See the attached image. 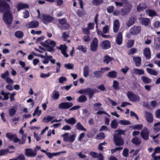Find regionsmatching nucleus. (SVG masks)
Returning a JSON list of instances; mask_svg holds the SVG:
<instances>
[{
  "label": "nucleus",
  "mask_w": 160,
  "mask_h": 160,
  "mask_svg": "<svg viewBox=\"0 0 160 160\" xmlns=\"http://www.w3.org/2000/svg\"><path fill=\"white\" fill-rule=\"evenodd\" d=\"M17 158L18 160H25L26 159L25 156L22 153L19 154Z\"/></svg>",
  "instance_id": "e2e57ef3"
},
{
  "label": "nucleus",
  "mask_w": 160,
  "mask_h": 160,
  "mask_svg": "<svg viewBox=\"0 0 160 160\" xmlns=\"http://www.w3.org/2000/svg\"><path fill=\"white\" fill-rule=\"evenodd\" d=\"M15 36L18 38H22L24 36L23 32L20 31H18L15 32Z\"/></svg>",
  "instance_id": "8fccbe9b"
},
{
  "label": "nucleus",
  "mask_w": 160,
  "mask_h": 160,
  "mask_svg": "<svg viewBox=\"0 0 160 160\" xmlns=\"http://www.w3.org/2000/svg\"><path fill=\"white\" fill-rule=\"evenodd\" d=\"M119 122L120 124L122 125H128L131 124L130 122L128 120H120Z\"/></svg>",
  "instance_id": "4d7b16f0"
},
{
  "label": "nucleus",
  "mask_w": 160,
  "mask_h": 160,
  "mask_svg": "<svg viewBox=\"0 0 160 160\" xmlns=\"http://www.w3.org/2000/svg\"><path fill=\"white\" fill-rule=\"evenodd\" d=\"M87 100V97L84 95L80 96L77 99V101L79 102H83Z\"/></svg>",
  "instance_id": "72a5a7b5"
},
{
  "label": "nucleus",
  "mask_w": 160,
  "mask_h": 160,
  "mask_svg": "<svg viewBox=\"0 0 160 160\" xmlns=\"http://www.w3.org/2000/svg\"><path fill=\"white\" fill-rule=\"evenodd\" d=\"M6 136L10 141H11L16 137V135L15 134H11L10 132H7L6 133Z\"/></svg>",
  "instance_id": "49530a36"
},
{
  "label": "nucleus",
  "mask_w": 160,
  "mask_h": 160,
  "mask_svg": "<svg viewBox=\"0 0 160 160\" xmlns=\"http://www.w3.org/2000/svg\"><path fill=\"white\" fill-rule=\"evenodd\" d=\"M3 20L5 24L7 25V27H10L12 21L13 17L11 12H4L3 13Z\"/></svg>",
  "instance_id": "7ed1b4c3"
},
{
  "label": "nucleus",
  "mask_w": 160,
  "mask_h": 160,
  "mask_svg": "<svg viewBox=\"0 0 160 160\" xmlns=\"http://www.w3.org/2000/svg\"><path fill=\"white\" fill-rule=\"evenodd\" d=\"M39 25L38 22L37 20H33L27 24L28 28H38Z\"/></svg>",
  "instance_id": "dca6fc26"
},
{
  "label": "nucleus",
  "mask_w": 160,
  "mask_h": 160,
  "mask_svg": "<svg viewBox=\"0 0 160 160\" xmlns=\"http://www.w3.org/2000/svg\"><path fill=\"white\" fill-rule=\"evenodd\" d=\"M117 72L114 71L109 72H108V76L110 78H116L117 76Z\"/></svg>",
  "instance_id": "e433bc0d"
},
{
  "label": "nucleus",
  "mask_w": 160,
  "mask_h": 160,
  "mask_svg": "<svg viewBox=\"0 0 160 160\" xmlns=\"http://www.w3.org/2000/svg\"><path fill=\"white\" fill-rule=\"evenodd\" d=\"M76 49L77 50L82 51L84 53H85L87 52V48L86 46H83L82 45H78Z\"/></svg>",
  "instance_id": "473e14b6"
},
{
  "label": "nucleus",
  "mask_w": 160,
  "mask_h": 160,
  "mask_svg": "<svg viewBox=\"0 0 160 160\" xmlns=\"http://www.w3.org/2000/svg\"><path fill=\"white\" fill-rule=\"evenodd\" d=\"M115 132H118L117 133H115L113 135L116 136L118 135L119 137H122L121 135L125 134V131L119 129L118 130H116L115 131Z\"/></svg>",
  "instance_id": "3c124183"
},
{
  "label": "nucleus",
  "mask_w": 160,
  "mask_h": 160,
  "mask_svg": "<svg viewBox=\"0 0 160 160\" xmlns=\"http://www.w3.org/2000/svg\"><path fill=\"white\" fill-rule=\"evenodd\" d=\"M76 128L78 130L86 131V129L85 128L80 122H78L76 125Z\"/></svg>",
  "instance_id": "37998d69"
},
{
  "label": "nucleus",
  "mask_w": 160,
  "mask_h": 160,
  "mask_svg": "<svg viewBox=\"0 0 160 160\" xmlns=\"http://www.w3.org/2000/svg\"><path fill=\"white\" fill-rule=\"evenodd\" d=\"M10 2V0H0V12H11L10 5L7 2Z\"/></svg>",
  "instance_id": "f257e3e1"
},
{
  "label": "nucleus",
  "mask_w": 160,
  "mask_h": 160,
  "mask_svg": "<svg viewBox=\"0 0 160 160\" xmlns=\"http://www.w3.org/2000/svg\"><path fill=\"white\" fill-rule=\"evenodd\" d=\"M96 92H98L99 91L96 89H92L90 88H87L86 94H88L89 98L90 99L92 98L93 94Z\"/></svg>",
  "instance_id": "a211bd4d"
},
{
  "label": "nucleus",
  "mask_w": 160,
  "mask_h": 160,
  "mask_svg": "<svg viewBox=\"0 0 160 160\" xmlns=\"http://www.w3.org/2000/svg\"><path fill=\"white\" fill-rule=\"evenodd\" d=\"M113 135V142L116 146H123L124 143V140L122 137H119L118 135Z\"/></svg>",
  "instance_id": "423d86ee"
},
{
  "label": "nucleus",
  "mask_w": 160,
  "mask_h": 160,
  "mask_svg": "<svg viewBox=\"0 0 160 160\" xmlns=\"http://www.w3.org/2000/svg\"><path fill=\"white\" fill-rule=\"evenodd\" d=\"M143 55L147 60H149L151 58V52L149 48H146L143 50Z\"/></svg>",
  "instance_id": "aec40b11"
},
{
  "label": "nucleus",
  "mask_w": 160,
  "mask_h": 160,
  "mask_svg": "<svg viewBox=\"0 0 160 160\" xmlns=\"http://www.w3.org/2000/svg\"><path fill=\"white\" fill-rule=\"evenodd\" d=\"M114 7L113 6H110L108 7L107 8V11L108 13H111L113 12Z\"/></svg>",
  "instance_id": "680f3d73"
},
{
  "label": "nucleus",
  "mask_w": 160,
  "mask_h": 160,
  "mask_svg": "<svg viewBox=\"0 0 160 160\" xmlns=\"http://www.w3.org/2000/svg\"><path fill=\"white\" fill-rule=\"evenodd\" d=\"M103 2V0H93L92 3L93 5L98 6L102 4Z\"/></svg>",
  "instance_id": "c03bdc74"
},
{
  "label": "nucleus",
  "mask_w": 160,
  "mask_h": 160,
  "mask_svg": "<svg viewBox=\"0 0 160 160\" xmlns=\"http://www.w3.org/2000/svg\"><path fill=\"white\" fill-rule=\"evenodd\" d=\"M62 136L63 138L64 141L72 142L75 140L76 135L74 134L70 136L68 135V133H65L62 135Z\"/></svg>",
  "instance_id": "6e6552de"
},
{
  "label": "nucleus",
  "mask_w": 160,
  "mask_h": 160,
  "mask_svg": "<svg viewBox=\"0 0 160 160\" xmlns=\"http://www.w3.org/2000/svg\"><path fill=\"white\" fill-rule=\"evenodd\" d=\"M120 24L118 19L115 20L113 22V31L114 33H116L118 31L119 28Z\"/></svg>",
  "instance_id": "5701e85b"
},
{
  "label": "nucleus",
  "mask_w": 160,
  "mask_h": 160,
  "mask_svg": "<svg viewBox=\"0 0 160 160\" xmlns=\"http://www.w3.org/2000/svg\"><path fill=\"white\" fill-rule=\"evenodd\" d=\"M141 29L140 26H133L130 29V32L132 34L137 35L140 32Z\"/></svg>",
  "instance_id": "2eb2a0df"
},
{
  "label": "nucleus",
  "mask_w": 160,
  "mask_h": 160,
  "mask_svg": "<svg viewBox=\"0 0 160 160\" xmlns=\"http://www.w3.org/2000/svg\"><path fill=\"white\" fill-rule=\"evenodd\" d=\"M143 127V125L142 124H138L133 126V129L135 130H140Z\"/></svg>",
  "instance_id": "bf43d9fd"
},
{
  "label": "nucleus",
  "mask_w": 160,
  "mask_h": 160,
  "mask_svg": "<svg viewBox=\"0 0 160 160\" xmlns=\"http://www.w3.org/2000/svg\"><path fill=\"white\" fill-rule=\"evenodd\" d=\"M14 152V151H9V150L8 149H2L0 150V156H2L7 154L8 152L12 153Z\"/></svg>",
  "instance_id": "58836bf2"
},
{
  "label": "nucleus",
  "mask_w": 160,
  "mask_h": 160,
  "mask_svg": "<svg viewBox=\"0 0 160 160\" xmlns=\"http://www.w3.org/2000/svg\"><path fill=\"white\" fill-rule=\"evenodd\" d=\"M16 110L14 108H9L8 110L9 115V117L14 116L16 114Z\"/></svg>",
  "instance_id": "2f4dec72"
},
{
  "label": "nucleus",
  "mask_w": 160,
  "mask_h": 160,
  "mask_svg": "<svg viewBox=\"0 0 160 160\" xmlns=\"http://www.w3.org/2000/svg\"><path fill=\"white\" fill-rule=\"evenodd\" d=\"M132 142L136 146L139 145L142 142V141L139 138L137 137H135L131 140Z\"/></svg>",
  "instance_id": "393cba45"
},
{
  "label": "nucleus",
  "mask_w": 160,
  "mask_h": 160,
  "mask_svg": "<svg viewBox=\"0 0 160 160\" xmlns=\"http://www.w3.org/2000/svg\"><path fill=\"white\" fill-rule=\"evenodd\" d=\"M98 42V38H94L90 44V49L92 51L95 52L97 50Z\"/></svg>",
  "instance_id": "9d476101"
},
{
  "label": "nucleus",
  "mask_w": 160,
  "mask_h": 160,
  "mask_svg": "<svg viewBox=\"0 0 160 160\" xmlns=\"http://www.w3.org/2000/svg\"><path fill=\"white\" fill-rule=\"evenodd\" d=\"M65 121L68 124H74L76 122V120L74 118H71L68 119H65Z\"/></svg>",
  "instance_id": "f704fd0d"
},
{
  "label": "nucleus",
  "mask_w": 160,
  "mask_h": 160,
  "mask_svg": "<svg viewBox=\"0 0 160 160\" xmlns=\"http://www.w3.org/2000/svg\"><path fill=\"white\" fill-rule=\"evenodd\" d=\"M153 130L154 132H157L160 130V122L155 123L153 125Z\"/></svg>",
  "instance_id": "c85d7f7f"
},
{
  "label": "nucleus",
  "mask_w": 160,
  "mask_h": 160,
  "mask_svg": "<svg viewBox=\"0 0 160 160\" xmlns=\"http://www.w3.org/2000/svg\"><path fill=\"white\" fill-rule=\"evenodd\" d=\"M127 95L129 99L133 102H139L140 99V97L135 94L132 91H129L127 92Z\"/></svg>",
  "instance_id": "20e7f679"
},
{
  "label": "nucleus",
  "mask_w": 160,
  "mask_h": 160,
  "mask_svg": "<svg viewBox=\"0 0 160 160\" xmlns=\"http://www.w3.org/2000/svg\"><path fill=\"white\" fill-rule=\"evenodd\" d=\"M134 43V41L133 40H128L127 43V47L128 48H131L133 46Z\"/></svg>",
  "instance_id": "603ef678"
},
{
  "label": "nucleus",
  "mask_w": 160,
  "mask_h": 160,
  "mask_svg": "<svg viewBox=\"0 0 160 160\" xmlns=\"http://www.w3.org/2000/svg\"><path fill=\"white\" fill-rule=\"evenodd\" d=\"M60 96L59 92L56 90H54L52 93V98L54 100L58 99Z\"/></svg>",
  "instance_id": "4c0bfd02"
},
{
  "label": "nucleus",
  "mask_w": 160,
  "mask_h": 160,
  "mask_svg": "<svg viewBox=\"0 0 160 160\" xmlns=\"http://www.w3.org/2000/svg\"><path fill=\"white\" fill-rule=\"evenodd\" d=\"M42 22L44 23H48L51 22L53 20L54 18L49 15H46L44 14H42Z\"/></svg>",
  "instance_id": "9b49d317"
},
{
  "label": "nucleus",
  "mask_w": 160,
  "mask_h": 160,
  "mask_svg": "<svg viewBox=\"0 0 160 160\" xmlns=\"http://www.w3.org/2000/svg\"><path fill=\"white\" fill-rule=\"evenodd\" d=\"M133 60L135 62L136 65L137 66L139 67L141 65L142 62V59L140 57H134Z\"/></svg>",
  "instance_id": "a878e982"
},
{
  "label": "nucleus",
  "mask_w": 160,
  "mask_h": 160,
  "mask_svg": "<svg viewBox=\"0 0 160 160\" xmlns=\"http://www.w3.org/2000/svg\"><path fill=\"white\" fill-rule=\"evenodd\" d=\"M146 70L148 73L152 75L157 76L158 74L157 71L148 68H146Z\"/></svg>",
  "instance_id": "7c9ffc66"
},
{
  "label": "nucleus",
  "mask_w": 160,
  "mask_h": 160,
  "mask_svg": "<svg viewBox=\"0 0 160 160\" xmlns=\"http://www.w3.org/2000/svg\"><path fill=\"white\" fill-rule=\"evenodd\" d=\"M141 79L143 82L146 84L149 83L152 81V80L151 79L145 76H142Z\"/></svg>",
  "instance_id": "c756f323"
},
{
  "label": "nucleus",
  "mask_w": 160,
  "mask_h": 160,
  "mask_svg": "<svg viewBox=\"0 0 160 160\" xmlns=\"http://www.w3.org/2000/svg\"><path fill=\"white\" fill-rule=\"evenodd\" d=\"M73 105V103L70 102H62L59 104L58 108L61 109H68Z\"/></svg>",
  "instance_id": "f8f14e48"
},
{
  "label": "nucleus",
  "mask_w": 160,
  "mask_h": 160,
  "mask_svg": "<svg viewBox=\"0 0 160 160\" xmlns=\"http://www.w3.org/2000/svg\"><path fill=\"white\" fill-rule=\"evenodd\" d=\"M41 44L44 47H46L48 51L52 52L54 51V48L56 45V43L53 41L48 39L44 42H42Z\"/></svg>",
  "instance_id": "f03ea898"
},
{
  "label": "nucleus",
  "mask_w": 160,
  "mask_h": 160,
  "mask_svg": "<svg viewBox=\"0 0 160 160\" xmlns=\"http://www.w3.org/2000/svg\"><path fill=\"white\" fill-rule=\"evenodd\" d=\"M137 51V49L135 48H132L129 50L128 54V55H133Z\"/></svg>",
  "instance_id": "5fc2aeb1"
},
{
  "label": "nucleus",
  "mask_w": 160,
  "mask_h": 160,
  "mask_svg": "<svg viewBox=\"0 0 160 160\" xmlns=\"http://www.w3.org/2000/svg\"><path fill=\"white\" fill-rule=\"evenodd\" d=\"M145 117L147 122L149 123L153 122V117L151 112L145 111Z\"/></svg>",
  "instance_id": "f3484780"
},
{
  "label": "nucleus",
  "mask_w": 160,
  "mask_h": 160,
  "mask_svg": "<svg viewBox=\"0 0 160 160\" xmlns=\"http://www.w3.org/2000/svg\"><path fill=\"white\" fill-rule=\"evenodd\" d=\"M29 7V6L28 4L20 2L18 4L17 8L19 11L22 9L28 8Z\"/></svg>",
  "instance_id": "412c9836"
},
{
  "label": "nucleus",
  "mask_w": 160,
  "mask_h": 160,
  "mask_svg": "<svg viewBox=\"0 0 160 160\" xmlns=\"http://www.w3.org/2000/svg\"><path fill=\"white\" fill-rule=\"evenodd\" d=\"M116 42L118 45H121L122 42V35L121 32H119L116 38Z\"/></svg>",
  "instance_id": "b1692460"
},
{
  "label": "nucleus",
  "mask_w": 160,
  "mask_h": 160,
  "mask_svg": "<svg viewBox=\"0 0 160 160\" xmlns=\"http://www.w3.org/2000/svg\"><path fill=\"white\" fill-rule=\"evenodd\" d=\"M121 2H118L117 1H115V3L116 6L117 7H122L123 5V3L125 4V3L128 2L127 0H119Z\"/></svg>",
  "instance_id": "a19ab883"
},
{
  "label": "nucleus",
  "mask_w": 160,
  "mask_h": 160,
  "mask_svg": "<svg viewBox=\"0 0 160 160\" xmlns=\"http://www.w3.org/2000/svg\"><path fill=\"white\" fill-rule=\"evenodd\" d=\"M132 8L131 4L127 2L121 9V15L122 16H125L128 14L131 11Z\"/></svg>",
  "instance_id": "39448f33"
},
{
  "label": "nucleus",
  "mask_w": 160,
  "mask_h": 160,
  "mask_svg": "<svg viewBox=\"0 0 160 160\" xmlns=\"http://www.w3.org/2000/svg\"><path fill=\"white\" fill-rule=\"evenodd\" d=\"M58 22L60 24L63 25L65 24L66 25V27L68 28H69V25L68 23H67V21L66 18H63L61 19H58Z\"/></svg>",
  "instance_id": "cd10ccee"
},
{
  "label": "nucleus",
  "mask_w": 160,
  "mask_h": 160,
  "mask_svg": "<svg viewBox=\"0 0 160 160\" xmlns=\"http://www.w3.org/2000/svg\"><path fill=\"white\" fill-rule=\"evenodd\" d=\"M137 20V17L136 15H133L132 16L128 21V26L129 27L132 26L136 21Z\"/></svg>",
  "instance_id": "4be33fe9"
},
{
  "label": "nucleus",
  "mask_w": 160,
  "mask_h": 160,
  "mask_svg": "<svg viewBox=\"0 0 160 160\" xmlns=\"http://www.w3.org/2000/svg\"><path fill=\"white\" fill-rule=\"evenodd\" d=\"M97 114L99 115L102 114H104L109 117L110 116V115L105 111H102L99 110L97 112Z\"/></svg>",
  "instance_id": "0e129e2a"
},
{
  "label": "nucleus",
  "mask_w": 160,
  "mask_h": 160,
  "mask_svg": "<svg viewBox=\"0 0 160 160\" xmlns=\"http://www.w3.org/2000/svg\"><path fill=\"white\" fill-rule=\"evenodd\" d=\"M111 127L113 129L116 128L118 126V124L116 120H113L111 123Z\"/></svg>",
  "instance_id": "09e8293b"
},
{
  "label": "nucleus",
  "mask_w": 160,
  "mask_h": 160,
  "mask_svg": "<svg viewBox=\"0 0 160 160\" xmlns=\"http://www.w3.org/2000/svg\"><path fill=\"white\" fill-rule=\"evenodd\" d=\"M112 87L114 90H118L120 89L119 83L116 80H114L113 82Z\"/></svg>",
  "instance_id": "c9c22d12"
},
{
  "label": "nucleus",
  "mask_w": 160,
  "mask_h": 160,
  "mask_svg": "<svg viewBox=\"0 0 160 160\" xmlns=\"http://www.w3.org/2000/svg\"><path fill=\"white\" fill-rule=\"evenodd\" d=\"M100 47L103 50L108 49L111 47L110 42L108 40L103 41L100 44Z\"/></svg>",
  "instance_id": "ddd939ff"
},
{
  "label": "nucleus",
  "mask_w": 160,
  "mask_h": 160,
  "mask_svg": "<svg viewBox=\"0 0 160 160\" xmlns=\"http://www.w3.org/2000/svg\"><path fill=\"white\" fill-rule=\"evenodd\" d=\"M110 68L108 67L101 68L100 71H95L93 72L94 77L97 78H100L102 77V74L104 73L105 71L109 70Z\"/></svg>",
  "instance_id": "0eeeda50"
},
{
  "label": "nucleus",
  "mask_w": 160,
  "mask_h": 160,
  "mask_svg": "<svg viewBox=\"0 0 160 160\" xmlns=\"http://www.w3.org/2000/svg\"><path fill=\"white\" fill-rule=\"evenodd\" d=\"M146 8V5L143 3H140L137 7V11L138 12H140L144 10Z\"/></svg>",
  "instance_id": "bb28decb"
},
{
  "label": "nucleus",
  "mask_w": 160,
  "mask_h": 160,
  "mask_svg": "<svg viewBox=\"0 0 160 160\" xmlns=\"http://www.w3.org/2000/svg\"><path fill=\"white\" fill-rule=\"evenodd\" d=\"M95 24L94 23L89 22L88 24L87 28L90 30L94 29Z\"/></svg>",
  "instance_id": "69168bd1"
},
{
  "label": "nucleus",
  "mask_w": 160,
  "mask_h": 160,
  "mask_svg": "<svg viewBox=\"0 0 160 160\" xmlns=\"http://www.w3.org/2000/svg\"><path fill=\"white\" fill-rule=\"evenodd\" d=\"M113 59L112 58L110 57L108 55H106L104 56V59L103 61L107 64H108Z\"/></svg>",
  "instance_id": "79ce46f5"
},
{
  "label": "nucleus",
  "mask_w": 160,
  "mask_h": 160,
  "mask_svg": "<svg viewBox=\"0 0 160 160\" xmlns=\"http://www.w3.org/2000/svg\"><path fill=\"white\" fill-rule=\"evenodd\" d=\"M9 75V72L8 71H7L4 73H2L1 75V77L3 79H5L6 77Z\"/></svg>",
  "instance_id": "338daca9"
},
{
  "label": "nucleus",
  "mask_w": 160,
  "mask_h": 160,
  "mask_svg": "<svg viewBox=\"0 0 160 160\" xmlns=\"http://www.w3.org/2000/svg\"><path fill=\"white\" fill-rule=\"evenodd\" d=\"M105 138V134L103 132L99 133L96 136V139L100 140L103 139H104Z\"/></svg>",
  "instance_id": "de8ad7c7"
},
{
  "label": "nucleus",
  "mask_w": 160,
  "mask_h": 160,
  "mask_svg": "<svg viewBox=\"0 0 160 160\" xmlns=\"http://www.w3.org/2000/svg\"><path fill=\"white\" fill-rule=\"evenodd\" d=\"M25 154L28 157H33L36 155L37 153L32 149H25Z\"/></svg>",
  "instance_id": "6ab92c4d"
},
{
  "label": "nucleus",
  "mask_w": 160,
  "mask_h": 160,
  "mask_svg": "<svg viewBox=\"0 0 160 160\" xmlns=\"http://www.w3.org/2000/svg\"><path fill=\"white\" fill-rule=\"evenodd\" d=\"M29 16V12L28 10H26L25 12H23V17L25 18H28Z\"/></svg>",
  "instance_id": "774afa93"
},
{
  "label": "nucleus",
  "mask_w": 160,
  "mask_h": 160,
  "mask_svg": "<svg viewBox=\"0 0 160 160\" xmlns=\"http://www.w3.org/2000/svg\"><path fill=\"white\" fill-rule=\"evenodd\" d=\"M134 73L136 74L141 75L144 74V71L143 69L134 68Z\"/></svg>",
  "instance_id": "a18cd8bd"
},
{
  "label": "nucleus",
  "mask_w": 160,
  "mask_h": 160,
  "mask_svg": "<svg viewBox=\"0 0 160 160\" xmlns=\"http://www.w3.org/2000/svg\"><path fill=\"white\" fill-rule=\"evenodd\" d=\"M149 132L146 127H144L141 130L140 134L141 137L145 140H147L149 139Z\"/></svg>",
  "instance_id": "1a4fd4ad"
},
{
  "label": "nucleus",
  "mask_w": 160,
  "mask_h": 160,
  "mask_svg": "<svg viewBox=\"0 0 160 160\" xmlns=\"http://www.w3.org/2000/svg\"><path fill=\"white\" fill-rule=\"evenodd\" d=\"M64 67L68 69H73L74 64L72 63H68L64 65Z\"/></svg>",
  "instance_id": "864d4df0"
},
{
  "label": "nucleus",
  "mask_w": 160,
  "mask_h": 160,
  "mask_svg": "<svg viewBox=\"0 0 160 160\" xmlns=\"http://www.w3.org/2000/svg\"><path fill=\"white\" fill-rule=\"evenodd\" d=\"M89 72V69L87 65L85 66L83 69V75L85 77H87L88 75Z\"/></svg>",
  "instance_id": "ea45409f"
},
{
  "label": "nucleus",
  "mask_w": 160,
  "mask_h": 160,
  "mask_svg": "<svg viewBox=\"0 0 160 160\" xmlns=\"http://www.w3.org/2000/svg\"><path fill=\"white\" fill-rule=\"evenodd\" d=\"M53 118V117L48 116H47V117H45L43 118V121L46 122H48L51 121L52 119Z\"/></svg>",
  "instance_id": "13d9d810"
},
{
  "label": "nucleus",
  "mask_w": 160,
  "mask_h": 160,
  "mask_svg": "<svg viewBox=\"0 0 160 160\" xmlns=\"http://www.w3.org/2000/svg\"><path fill=\"white\" fill-rule=\"evenodd\" d=\"M122 155L125 157H127L128 156V150L127 148H124L123 149L122 153Z\"/></svg>",
  "instance_id": "052dcab7"
},
{
  "label": "nucleus",
  "mask_w": 160,
  "mask_h": 160,
  "mask_svg": "<svg viewBox=\"0 0 160 160\" xmlns=\"http://www.w3.org/2000/svg\"><path fill=\"white\" fill-rule=\"evenodd\" d=\"M140 23L146 26L149 25L150 23V20L148 18L140 17L138 18Z\"/></svg>",
  "instance_id": "4468645a"
},
{
  "label": "nucleus",
  "mask_w": 160,
  "mask_h": 160,
  "mask_svg": "<svg viewBox=\"0 0 160 160\" xmlns=\"http://www.w3.org/2000/svg\"><path fill=\"white\" fill-rule=\"evenodd\" d=\"M149 16L150 17H153L157 15L156 12L153 10H149L148 12Z\"/></svg>",
  "instance_id": "6e6d98bb"
}]
</instances>
